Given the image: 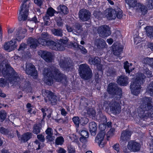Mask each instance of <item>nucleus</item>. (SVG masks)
I'll use <instances>...</instances> for the list:
<instances>
[{
    "instance_id": "obj_14",
    "label": "nucleus",
    "mask_w": 153,
    "mask_h": 153,
    "mask_svg": "<svg viewBox=\"0 0 153 153\" xmlns=\"http://www.w3.org/2000/svg\"><path fill=\"white\" fill-rule=\"evenodd\" d=\"M38 54L47 62H51L53 60V56L49 52L41 50L38 52Z\"/></svg>"
},
{
    "instance_id": "obj_28",
    "label": "nucleus",
    "mask_w": 153,
    "mask_h": 153,
    "mask_svg": "<svg viewBox=\"0 0 153 153\" xmlns=\"http://www.w3.org/2000/svg\"><path fill=\"white\" fill-rule=\"evenodd\" d=\"M74 28V33H76L78 34H79L83 30L82 25L80 23H76L73 25Z\"/></svg>"
},
{
    "instance_id": "obj_1",
    "label": "nucleus",
    "mask_w": 153,
    "mask_h": 153,
    "mask_svg": "<svg viewBox=\"0 0 153 153\" xmlns=\"http://www.w3.org/2000/svg\"><path fill=\"white\" fill-rule=\"evenodd\" d=\"M43 74L45 76L44 82L48 85L53 84V78L57 82H62V83L67 82L66 76L62 74L56 67L51 66L49 69L45 68L43 71Z\"/></svg>"
},
{
    "instance_id": "obj_24",
    "label": "nucleus",
    "mask_w": 153,
    "mask_h": 153,
    "mask_svg": "<svg viewBox=\"0 0 153 153\" xmlns=\"http://www.w3.org/2000/svg\"><path fill=\"white\" fill-rule=\"evenodd\" d=\"M131 135V133L129 131L125 130L123 131L120 137V140L122 142L128 140L130 139Z\"/></svg>"
},
{
    "instance_id": "obj_15",
    "label": "nucleus",
    "mask_w": 153,
    "mask_h": 153,
    "mask_svg": "<svg viewBox=\"0 0 153 153\" xmlns=\"http://www.w3.org/2000/svg\"><path fill=\"white\" fill-rule=\"evenodd\" d=\"M128 149L131 152H138L140 149V145L133 140H131L128 142L127 146Z\"/></svg>"
},
{
    "instance_id": "obj_42",
    "label": "nucleus",
    "mask_w": 153,
    "mask_h": 153,
    "mask_svg": "<svg viewBox=\"0 0 153 153\" xmlns=\"http://www.w3.org/2000/svg\"><path fill=\"white\" fill-rule=\"evenodd\" d=\"M146 6L148 9L153 8V0H147Z\"/></svg>"
},
{
    "instance_id": "obj_64",
    "label": "nucleus",
    "mask_w": 153,
    "mask_h": 153,
    "mask_svg": "<svg viewBox=\"0 0 153 153\" xmlns=\"http://www.w3.org/2000/svg\"><path fill=\"white\" fill-rule=\"evenodd\" d=\"M34 3L39 6H41L42 3V0H34Z\"/></svg>"
},
{
    "instance_id": "obj_9",
    "label": "nucleus",
    "mask_w": 153,
    "mask_h": 153,
    "mask_svg": "<svg viewBox=\"0 0 153 153\" xmlns=\"http://www.w3.org/2000/svg\"><path fill=\"white\" fill-rule=\"evenodd\" d=\"M42 94L45 97V100L46 102H48L52 105H54L57 101L56 96L54 95L52 92L48 90H43Z\"/></svg>"
},
{
    "instance_id": "obj_56",
    "label": "nucleus",
    "mask_w": 153,
    "mask_h": 153,
    "mask_svg": "<svg viewBox=\"0 0 153 153\" xmlns=\"http://www.w3.org/2000/svg\"><path fill=\"white\" fill-rule=\"evenodd\" d=\"M113 35L116 38H118L121 36V33L119 30H116L114 33Z\"/></svg>"
},
{
    "instance_id": "obj_44",
    "label": "nucleus",
    "mask_w": 153,
    "mask_h": 153,
    "mask_svg": "<svg viewBox=\"0 0 153 153\" xmlns=\"http://www.w3.org/2000/svg\"><path fill=\"white\" fill-rule=\"evenodd\" d=\"M37 40L39 45L40 44L42 45H46L48 40L40 37Z\"/></svg>"
},
{
    "instance_id": "obj_7",
    "label": "nucleus",
    "mask_w": 153,
    "mask_h": 153,
    "mask_svg": "<svg viewBox=\"0 0 153 153\" xmlns=\"http://www.w3.org/2000/svg\"><path fill=\"white\" fill-rule=\"evenodd\" d=\"M106 16L110 20L114 19L116 17L120 19L123 16L122 11L119 8L115 10L109 8L106 10Z\"/></svg>"
},
{
    "instance_id": "obj_29",
    "label": "nucleus",
    "mask_w": 153,
    "mask_h": 153,
    "mask_svg": "<svg viewBox=\"0 0 153 153\" xmlns=\"http://www.w3.org/2000/svg\"><path fill=\"white\" fill-rule=\"evenodd\" d=\"M58 12L63 15L67 14L68 13V10L67 7L63 5H59L57 8Z\"/></svg>"
},
{
    "instance_id": "obj_19",
    "label": "nucleus",
    "mask_w": 153,
    "mask_h": 153,
    "mask_svg": "<svg viewBox=\"0 0 153 153\" xmlns=\"http://www.w3.org/2000/svg\"><path fill=\"white\" fill-rule=\"evenodd\" d=\"M123 49V46L118 43L117 44L114 43L112 45V50L113 54L118 58L119 57L120 59V57L119 56L122 53Z\"/></svg>"
},
{
    "instance_id": "obj_18",
    "label": "nucleus",
    "mask_w": 153,
    "mask_h": 153,
    "mask_svg": "<svg viewBox=\"0 0 153 153\" xmlns=\"http://www.w3.org/2000/svg\"><path fill=\"white\" fill-rule=\"evenodd\" d=\"M105 132L104 130L101 131L97 135L95 139V142L98 144L99 145L101 148L104 146V144L102 141H103Z\"/></svg>"
},
{
    "instance_id": "obj_39",
    "label": "nucleus",
    "mask_w": 153,
    "mask_h": 153,
    "mask_svg": "<svg viewBox=\"0 0 153 153\" xmlns=\"http://www.w3.org/2000/svg\"><path fill=\"white\" fill-rule=\"evenodd\" d=\"M132 65L131 64H130L127 61L124 63V68L125 69L126 73L129 74L131 71H132V70L130 68V66Z\"/></svg>"
},
{
    "instance_id": "obj_30",
    "label": "nucleus",
    "mask_w": 153,
    "mask_h": 153,
    "mask_svg": "<svg viewBox=\"0 0 153 153\" xmlns=\"http://www.w3.org/2000/svg\"><path fill=\"white\" fill-rule=\"evenodd\" d=\"M32 133L30 132L24 133L21 137L20 140L22 142H25L32 137Z\"/></svg>"
},
{
    "instance_id": "obj_41",
    "label": "nucleus",
    "mask_w": 153,
    "mask_h": 153,
    "mask_svg": "<svg viewBox=\"0 0 153 153\" xmlns=\"http://www.w3.org/2000/svg\"><path fill=\"white\" fill-rule=\"evenodd\" d=\"M147 91L150 96H153V82H152L149 85Z\"/></svg>"
},
{
    "instance_id": "obj_36",
    "label": "nucleus",
    "mask_w": 153,
    "mask_h": 153,
    "mask_svg": "<svg viewBox=\"0 0 153 153\" xmlns=\"http://www.w3.org/2000/svg\"><path fill=\"white\" fill-rule=\"evenodd\" d=\"M33 132L37 134L40 132L42 129V126L40 124H36L33 126Z\"/></svg>"
},
{
    "instance_id": "obj_45",
    "label": "nucleus",
    "mask_w": 153,
    "mask_h": 153,
    "mask_svg": "<svg viewBox=\"0 0 153 153\" xmlns=\"http://www.w3.org/2000/svg\"><path fill=\"white\" fill-rule=\"evenodd\" d=\"M63 138L62 137H57L56 140V143L58 145H61L64 142Z\"/></svg>"
},
{
    "instance_id": "obj_26",
    "label": "nucleus",
    "mask_w": 153,
    "mask_h": 153,
    "mask_svg": "<svg viewBox=\"0 0 153 153\" xmlns=\"http://www.w3.org/2000/svg\"><path fill=\"white\" fill-rule=\"evenodd\" d=\"M89 128L91 134L95 136L96 134L97 126L96 123L94 122H92L89 124Z\"/></svg>"
},
{
    "instance_id": "obj_31",
    "label": "nucleus",
    "mask_w": 153,
    "mask_h": 153,
    "mask_svg": "<svg viewBox=\"0 0 153 153\" xmlns=\"http://www.w3.org/2000/svg\"><path fill=\"white\" fill-rule=\"evenodd\" d=\"M52 33L53 35L58 36L62 37L63 36V30L60 28H52L51 29Z\"/></svg>"
},
{
    "instance_id": "obj_10",
    "label": "nucleus",
    "mask_w": 153,
    "mask_h": 153,
    "mask_svg": "<svg viewBox=\"0 0 153 153\" xmlns=\"http://www.w3.org/2000/svg\"><path fill=\"white\" fill-rule=\"evenodd\" d=\"M26 73L33 77L34 79H36L37 77V72L35 66L32 63H27L26 65Z\"/></svg>"
},
{
    "instance_id": "obj_50",
    "label": "nucleus",
    "mask_w": 153,
    "mask_h": 153,
    "mask_svg": "<svg viewBox=\"0 0 153 153\" xmlns=\"http://www.w3.org/2000/svg\"><path fill=\"white\" fill-rule=\"evenodd\" d=\"M81 135L84 137H88V131L86 130H82L79 132Z\"/></svg>"
},
{
    "instance_id": "obj_48",
    "label": "nucleus",
    "mask_w": 153,
    "mask_h": 153,
    "mask_svg": "<svg viewBox=\"0 0 153 153\" xmlns=\"http://www.w3.org/2000/svg\"><path fill=\"white\" fill-rule=\"evenodd\" d=\"M0 132L4 134L7 135L9 132V131L7 129L3 127H0Z\"/></svg>"
},
{
    "instance_id": "obj_54",
    "label": "nucleus",
    "mask_w": 153,
    "mask_h": 153,
    "mask_svg": "<svg viewBox=\"0 0 153 153\" xmlns=\"http://www.w3.org/2000/svg\"><path fill=\"white\" fill-rule=\"evenodd\" d=\"M58 20H57V25L58 27H62L63 25V23L62 19L60 17L57 18Z\"/></svg>"
},
{
    "instance_id": "obj_57",
    "label": "nucleus",
    "mask_w": 153,
    "mask_h": 153,
    "mask_svg": "<svg viewBox=\"0 0 153 153\" xmlns=\"http://www.w3.org/2000/svg\"><path fill=\"white\" fill-rule=\"evenodd\" d=\"M45 132L47 135H53V130L51 128H48Z\"/></svg>"
},
{
    "instance_id": "obj_49",
    "label": "nucleus",
    "mask_w": 153,
    "mask_h": 153,
    "mask_svg": "<svg viewBox=\"0 0 153 153\" xmlns=\"http://www.w3.org/2000/svg\"><path fill=\"white\" fill-rule=\"evenodd\" d=\"M68 42V40L67 39H60L59 42L57 43L60 44L61 45L63 46L64 48V50L65 48V45Z\"/></svg>"
},
{
    "instance_id": "obj_34",
    "label": "nucleus",
    "mask_w": 153,
    "mask_h": 153,
    "mask_svg": "<svg viewBox=\"0 0 153 153\" xmlns=\"http://www.w3.org/2000/svg\"><path fill=\"white\" fill-rule=\"evenodd\" d=\"M89 62L91 65H98L100 63V59L98 57L94 58L90 57L89 59Z\"/></svg>"
},
{
    "instance_id": "obj_17",
    "label": "nucleus",
    "mask_w": 153,
    "mask_h": 153,
    "mask_svg": "<svg viewBox=\"0 0 153 153\" xmlns=\"http://www.w3.org/2000/svg\"><path fill=\"white\" fill-rule=\"evenodd\" d=\"M105 132L104 130L101 131L97 135L95 139V142L98 144L99 145L101 148L104 146V144L102 141H103Z\"/></svg>"
},
{
    "instance_id": "obj_22",
    "label": "nucleus",
    "mask_w": 153,
    "mask_h": 153,
    "mask_svg": "<svg viewBox=\"0 0 153 153\" xmlns=\"http://www.w3.org/2000/svg\"><path fill=\"white\" fill-rule=\"evenodd\" d=\"M95 45L98 49L101 50L107 47L105 41L102 39H97L95 42Z\"/></svg>"
},
{
    "instance_id": "obj_61",
    "label": "nucleus",
    "mask_w": 153,
    "mask_h": 153,
    "mask_svg": "<svg viewBox=\"0 0 153 153\" xmlns=\"http://www.w3.org/2000/svg\"><path fill=\"white\" fill-rule=\"evenodd\" d=\"M94 15L96 18L98 19L101 17V13L100 12L96 11L94 12Z\"/></svg>"
},
{
    "instance_id": "obj_3",
    "label": "nucleus",
    "mask_w": 153,
    "mask_h": 153,
    "mask_svg": "<svg viewBox=\"0 0 153 153\" xmlns=\"http://www.w3.org/2000/svg\"><path fill=\"white\" fill-rule=\"evenodd\" d=\"M145 76L143 73H137L136 75L135 80L130 85L131 93L134 95L137 96L141 91V85L145 82Z\"/></svg>"
},
{
    "instance_id": "obj_16",
    "label": "nucleus",
    "mask_w": 153,
    "mask_h": 153,
    "mask_svg": "<svg viewBox=\"0 0 153 153\" xmlns=\"http://www.w3.org/2000/svg\"><path fill=\"white\" fill-rule=\"evenodd\" d=\"M79 15L81 20L82 21H87L90 19L91 13L88 10L82 9L79 10Z\"/></svg>"
},
{
    "instance_id": "obj_6",
    "label": "nucleus",
    "mask_w": 153,
    "mask_h": 153,
    "mask_svg": "<svg viewBox=\"0 0 153 153\" xmlns=\"http://www.w3.org/2000/svg\"><path fill=\"white\" fill-rule=\"evenodd\" d=\"M29 1L23 2L20 7L18 19L19 21L26 20L27 18L29 8Z\"/></svg>"
},
{
    "instance_id": "obj_32",
    "label": "nucleus",
    "mask_w": 153,
    "mask_h": 153,
    "mask_svg": "<svg viewBox=\"0 0 153 153\" xmlns=\"http://www.w3.org/2000/svg\"><path fill=\"white\" fill-rule=\"evenodd\" d=\"M56 11L52 7L48 8L47 11L46 13L44 16L45 19H49L50 16H52L54 15Z\"/></svg>"
},
{
    "instance_id": "obj_27",
    "label": "nucleus",
    "mask_w": 153,
    "mask_h": 153,
    "mask_svg": "<svg viewBox=\"0 0 153 153\" xmlns=\"http://www.w3.org/2000/svg\"><path fill=\"white\" fill-rule=\"evenodd\" d=\"M4 66H5L7 69L5 71L3 70L2 73L3 76L5 77L9 74L8 70H11L13 68L11 67L9 64L8 63H7V61L6 60H4L3 61L2 63V66H4Z\"/></svg>"
},
{
    "instance_id": "obj_13",
    "label": "nucleus",
    "mask_w": 153,
    "mask_h": 153,
    "mask_svg": "<svg viewBox=\"0 0 153 153\" xmlns=\"http://www.w3.org/2000/svg\"><path fill=\"white\" fill-rule=\"evenodd\" d=\"M47 42L46 45L52 49L60 51L64 50V47L60 44L57 43L51 40H47Z\"/></svg>"
},
{
    "instance_id": "obj_63",
    "label": "nucleus",
    "mask_w": 153,
    "mask_h": 153,
    "mask_svg": "<svg viewBox=\"0 0 153 153\" xmlns=\"http://www.w3.org/2000/svg\"><path fill=\"white\" fill-rule=\"evenodd\" d=\"M66 29L68 32H72L74 33V27L72 28V27L68 25H66Z\"/></svg>"
},
{
    "instance_id": "obj_58",
    "label": "nucleus",
    "mask_w": 153,
    "mask_h": 153,
    "mask_svg": "<svg viewBox=\"0 0 153 153\" xmlns=\"http://www.w3.org/2000/svg\"><path fill=\"white\" fill-rule=\"evenodd\" d=\"M49 37V36L47 32H43L41 35V37L40 38L47 39Z\"/></svg>"
},
{
    "instance_id": "obj_11",
    "label": "nucleus",
    "mask_w": 153,
    "mask_h": 153,
    "mask_svg": "<svg viewBox=\"0 0 153 153\" xmlns=\"http://www.w3.org/2000/svg\"><path fill=\"white\" fill-rule=\"evenodd\" d=\"M97 32L100 36L102 37H107L111 33L109 27L105 25L99 27L97 29Z\"/></svg>"
},
{
    "instance_id": "obj_35",
    "label": "nucleus",
    "mask_w": 153,
    "mask_h": 153,
    "mask_svg": "<svg viewBox=\"0 0 153 153\" xmlns=\"http://www.w3.org/2000/svg\"><path fill=\"white\" fill-rule=\"evenodd\" d=\"M14 35L16 37V39H15V41H13L16 44V41H20L21 40L23 39L24 37L25 36L24 35H20L19 32L18 30H16L14 33Z\"/></svg>"
},
{
    "instance_id": "obj_59",
    "label": "nucleus",
    "mask_w": 153,
    "mask_h": 153,
    "mask_svg": "<svg viewBox=\"0 0 153 153\" xmlns=\"http://www.w3.org/2000/svg\"><path fill=\"white\" fill-rule=\"evenodd\" d=\"M145 72L148 77H151L152 76V72L149 70L146 69Z\"/></svg>"
},
{
    "instance_id": "obj_25",
    "label": "nucleus",
    "mask_w": 153,
    "mask_h": 153,
    "mask_svg": "<svg viewBox=\"0 0 153 153\" xmlns=\"http://www.w3.org/2000/svg\"><path fill=\"white\" fill-rule=\"evenodd\" d=\"M59 65L61 68H63L67 69L70 67V64L68 59L64 57L60 59Z\"/></svg>"
},
{
    "instance_id": "obj_40",
    "label": "nucleus",
    "mask_w": 153,
    "mask_h": 153,
    "mask_svg": "<svg viewBox=\"0 0 153 153\" xmlns=\"http://www.w3.org/2000/svg\"><path fill=\"white\" fill-rule=\"evenodd\" d=\"M143 62L148 65H149L152 68H153V58H149L147 57L144 59Z\"/></svg>"
},
{
    "instance_id": "obj_62",
    "label": "nucleus",
    "mask_w": 153,
    "mask_h": 153,
    "mask_svg": "<svg viewBox=\"0 0 153 153\" xmlns=\"http://www.w3.org/2000/svg\"><path fill=\"white\" fill-rule=\"evenodd\" d=\"M46 137L47 140L50 141H52L54 140V137L53 136V135H47Z\"/></svg>"
},
{
    "instance_id": "obj_53",
    "label": "nucleus",
    "mask_w": 153,
    "mask_h": 153,
    "mask_svg": "<svg viewBox=\"0 0 153 153\" xmlns=\"http://www.w3.org/2000/svg\"><path fill=\"white\" fill-rule=\"evenodd\" d=\"M27 46V44L25 43H22L20 44L19 47L18 49V51L24 50L25 49Z\"/></svg>"
},
{
    "instance_id": "obj_8",
    "label": "nucleus",
    "mask_w": 153,
    "mask_h": 153,
    "mask_svg": "<svg viewBox=\"0 0 153 153\" xmlns=\"http://www.w3.org/2000/svg\"><path fill=\"white\" fill-rule=\"evenodd\" d=\"M108 93L113 95H116L118 96L116 97L117 100L120 99L122 96V92L120 88L118 87L117 84L114 83H110L108 88Z\"/></svg>"
},
{
    "instance_id": "obj_52",
    "label": "nucleus",
    "mask_w": 153,
    "mask_h": 153,
    "mask_svg": "<svg viewBox=\"0 0 153 153\" xmlns=\"http://www.w3.org/2000/svg\"><path fill=\"white\" fill-rule=\"evenodd\" d=\"M115 131V129L114 128H111L110 130L108 131L107 134V137H110L112 136L114 134Z\"/></svg>"
},
{
    "instance_id": "obj_33",
    "label": "nucleus",
    "mask_w": 153,
    "mask_h": 153,
    "mask_svg": "<svg viewBox=\"0 0 153 153\" xmlns=\"http://www.w3.org/2000/svg\"><path fill=\"white\" fill-rule=\"evenodd\" d=\"M126 3L128 4L129 7H138V4L139 3H137L136 0H125Z\"/></svg>"
},
{
    "instance_id": "obj_37",
    "label": "nucleus",
    "mask_w": 153,
    "mask_h": 153,
    "mask_svg": "<svg viewBox=\"0 0 153 153\" xmlns=\"http://www.w3.org/2000/svg\"><path fill=\"white\" fill-rule=\"evenodd\" d=\"M145 29L147 36L150 38L153 39V28L152 27L147 26Z\"/></svg>"
},
{
    "instance_id": "obj_51",
    "label": "nucleus",
    "mask_w": 153,
    "mask_h": 153,
    "mask_svg": "<svg viewBox=\"0 0 153 153\" xmlns=\"http://www.w3.org/2000/svg\"><path fill=\"white\" fill-rule=\"evenodd\" d=\"M77 47L79 48L81 51V52L83 54H86L87 52V50L83 46L78 45Z\"/></svg>"
},
{
    "instance_id": "obj_20",
    "label": "nucleus",
    "mask_w": 153,
    "mask_h": 153,
    "mask_svg": "<svg viewBox=\"0 0 153 153\" xmlns=\"http://www.w3.org/2000/svg\"><path fill=\"white\" fill-rule=\"evenodd\" d=\"M15 39H12L11 40L5 43L4 45V49L9 51H12L17 47L15 42Z\"/></svg>"
},
{
    "instance_id": "obj_43",
    "label": "nucleus",
    "mask_w": 153,
    "mask_h": 153,
    "mask_svg": "<svg viewBox=\"0 0 153 153\" xmlns=\"http://www.w3.org/2000/svg\"><path fill=\"white\" fill-rule=\"evenodd\" d=\"M34 143L36 144L35 146L36 147H37V148H36V150H37L42 149L44 147V144H41L38 140H36Z\"/></svg>"
},
{
    "instance_id": "obj_4",
    "label": "nucleus",
    "mask_w": 153,
    "mask_h": 153,
    "mask_svg": "<svg viewBox=\"0 0 153 153\" xmlns=\"http://www.w3.org/2000/svg\"><path fill=\"white\" fill-rule=\"evenodd\" d=\"M9 82L11 84L15 85H20V87L23 90H28L30 88V84L29 82L25 81V79L23 78L22 77L18 75L17 73L15 72L11 77L9 79Z\"/></svg>"
},
{
    "instance_id": "obj_5",
    "label": "nucleus",
    "mask_w": 153,
    "mask_h": 153,
    "mask_svg": "<svg viewBox=\"0 0 153 153\" xmlns=\"http://www.w3.org/2000/svg\"><path fill=\"white\" fill-rule=\"evenodd\" d=\"M79 74L81 78L85 80L90 79L93 74L91 70L88 66L85 64H82L79 66Z\"/></svg>"
},
{
    "instance_id": "obj_46",
    "label": "nucleus",
    "mask_w": 153,
    "mask_h": 153,
    "mask_svg": "<svg viewBox=\"0 0 153 153\" xmlns=\"http://www.w3.org/2000/svg\"><path fill=\"white\" fill-rule=\"evenodd\" d=\"M7 115L6 112L4 111H0V118L2 120L1 121H3L5 119Z\"/></svg>"
},
{
    "instance_id": "obj_2",
    "label": "nucleus",
    "mask_w": 153,
    "mask_h": 153,
    "mask_svg": "<svg viewBox=\"0 0 153 153\" xmlns=\"http://www.w3.org/2000/svg\"><path fill=\"white\" fill-rule=\"evenodd\" d=\"M152 99L150 97H144L142 99V102L138 110V115L140 117H149L150 109L152 107Z\"/></svg>"
},
{
    "instance_id": "obj_12",
    "label": "nucleus",
    "mask_w": 153,
    "mask_h": 153,
    "mask_svg": "<svg viewBox=\"0 0 153 153\" xmlns=\"http://www.w3.org/2000/svg\"><path fill=\"white\" fill-rule=\"evenodd\" d=\"M110 111L114 114H119L121 109V106L119 103L112 100L109 104Z\"/></svg>"
},
{
    "instance_id": "obj_38",
    "label": "nucleus",
    "mask_w": 153,
    "mask_h": 153,
    "mask_svg": "<svg viewBox=\"0 0 153 153\" xmlns=\"http://www.w3.org/2000/svg\"><path fill=\"white\" fill-rule=\"evenodd\" d=\"M137 10H139L143 14H145L147 12V8L143 5H142L140 4H139L138 5V7L135 8Z\"/></svg>"
},
{
    "instance_id": "obj_23",
    "label": "nucleus",
    "mask_w": 153,
    "mask_h": 153,
    "mask_svg": "<svg viewBox=\"0 0 153 153\" xmlns=\"http://www.w3.org/2000/svg\"><path fill=\"white\" fill-rule=\"evenodd\" d=\"M117 82L120 85L126 86L129 82L128 78L125 75L121 76L118 77Z\"/></svg>"
},
{
    "instance_id": "obj_55",
    "label": "nucleus",
    "mask_w": 153,
    "mask_h": 153,
    "mask_svg": "<svg viewBox=\"0 0 153 153\" xmlns=\"http://www.w3.org/2000/svg\"><path fill=\"white\" fill-rule=\"evenodd\" d=\"M37 139L41 142H43L45 140V138L43 135L42 134L38 135L37 136Z\"/></svg>"
},
{
    "instance_id": "obj_21",
    "label": "nucleus",
    "mask_w": 153,
    "mask_h": 153,
    "mask_svg": "<svg viewBox=\"0 0 153 153\" xmlns=\"http://www.w3.org/2000/svg\"><path fill=\"white\" fill-rule=\"evenodd\" d=\"M27 43L31 49H36L39 45L37 39L32 37H29L27 39Z\"/></svg>"
},
{
    "instance_id": "obj_60",
    "label": "nucleus",
    "mask_w": 153,
    "mask_h": 153,
    "mask_svg": "<svg viewBox=\"0 0 153 153\" xmlns=\"http://www.w3.org/2000/svg\"><path fill=\"white\" fill-rule=\"evenodd\" d=\"M119 146V144L116 143L113 146V148L114 150L117 151V152H119L120 149Z\"/></svg>"
},
{
    "instance_id": "obj_47",
    "label": "nucleus",
    "mask_w": 153,
    "mask_h": 153,
    "mask_svg": "<svg viewBox=\"0 0 153 153\" xmlns=\"http://www.w3.org/2000/svg\"><path fill=\"white\" fill-rule=\"evenodd\" d=\"M72 120L76 127L79 126L80 119L78 117H75L72 118Z\"/></svg>"
}]
</instances>
